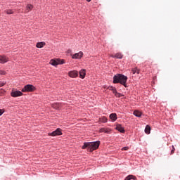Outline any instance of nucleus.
Returning <instances> with one entry per match:
<instances>
[{
    "mask_svg": "<svg viewBox=\"0 0 180 180\" xmlns=\"http://www.w3.org/2000/svg\"><path fill=\"white\" fill-rule=\"evenodd\" d=\"M11 95L13 98H18V96H23V93H22V91H13V90Z\"/></svg>",
    "mask_w": 180,
    "mask_h": 180,
    "instance_id": "5",
    "label": "nucleus"
},
{
    "mask_svg": "<svg viewBox=\"0 0 180 180\" xmlns=\"http://www.w3.org/2000/svg\"><path fill=\"white\" fill-rule=\"evenodd\" d=\"M5 74H6V72L4 70H0V75H5Z\"/></svg>",
    "mask_w": 180,
    "mask_h": 180,
    "instance_id": "24",
    "label": "nucleus"
},
{
    "mask_svg": "<svg viewBox=\"0 0 180 180\" xmlns=\"http://www.w3.org/2000/svg\"><path fill=\"white\" fill-rule=\"evenodd\" d=\"M134 116H136V117H141V112H140L139 110H135L134 112Z\"/></svg>",
    "mask_w": 180,
    "mask_h": 180,
    "instance_id": "20",
    "label": "nucleus"
},
{
    "mask_svg": "<svg viewBox=\"0 0 180 180\" xmlns=\"http://www.w3.org/2000/svg\"><path fill=\"white\" fill-rule=\"evenodd\" d=\"M61 134H63V132H61V129L58 128L56 131H53L52 133H51L49 136L54 137L56 136H61Z\"/></svg>",
    "mask_w": 180,
    "mask_h": 180,
    "instance_id": "7",
    "label": "nucleus"
},
{
    "mask_svg": "<svg viewBox=\"0 0 180 180\" xmlns=\"http://www.w3.org/2000/svg\"><path fill=\"white\" fill-rule=\"evenodd\" d=\"M82 56H84V53H82V51H79V53L72 55V58L75 60L82 58Z\"/></svg>",
    "mask_w": 180,
    "mask_h": 180,
    "instance_id": "8",
    "label": "nucleus"
},
{
    "mask_svg": "<svg viewBox=\"0 0 180 180\" xmlns=\"http://www.w3.org/2000/svg\"><path fill=\"white\" fill-rule=\"evenodd\" d=\"M6 13H7V15H12L13 13V11L11 9L6 10Z\"/></svg>",
    "mask_w": 180,
    "mask_h": 180,
    "instance_id": "21",
    "label": "nucleus"
},
{
    "mask_svg": "<svg viewBox=\"0 0 180 180\" xmlns=\"http://www.w3.org/2000/svg\"><path fill=\"white\" fill-rule=\"evenodd\" d=\"M133 74H140V70L137 68H134L131 70Z\"/></svg>",
    "mask_w": 180,
    "mask_h": 180,
    "instance_id": "19",
    "label": "nucleus"
},
{
    "mask_svg": "<svg viewBox=\"0 0 180 180\" xmlns=\"http://www.w3.org/2000/svg\"><path fill=\"white\" fill-rule=\"evenodd\" d=\"M122 151H127V150H129V147H124L122 148Z\"/></svg>",
    "mask_w": 180,
    "mask_h": 180,
    "instance_id": "26",
    "label": "nucleus"
},
{
    "mask_svg": "<svg viewBox=\"0 0 180 180\" xmlns=\"http://www.w3.org/2000/svg\"><path fill=\"white\" fill-rule=\"evenodd\" d=\"M65 62L63 59H52L50 60L49 64L53 65V67H57L60 64H64Z\"/></svg>",
    "mask_w": 180,
    "mask_h": 180,
    "instance_id": "3",
    "label": "nucleus"
},
{
    "mask_svg": "<svg viewBox=\"0 0 180 180\" xmlns=\"http://www.w3.org/2000/svg\"><path fill=\"white\" fill-rule=\"evenodd\" d=\"M112 93L114 94V95H115V94L117 93V91L116 90V88H114V89L112 90Z\"/></svg>",
    "mask_w": 180,
    "mask_h": 180,
    "instance_id": "30",
    "label": "nucleus"
},
{
    "mask_svg": "<svg viewBox=\"0 0 180 180\" xmlns=\"http://www.w3.org/2000/svg\"><path fill=\"white\" fill-rule=\"evenodd\" d=\"M85 75H86V70L82 69L79 71V76L80 77L84 79L85 78Z\"/></svg>",
    "mask_w": 180,
    "mask_h": 180,
    "instance_id": "11",
    "label": "nucleus"
},
{
    "mask_svg": "<svg viewBox=\"0 0 180 180\" xmlns=\"http://www.w3.org/2000/svg\"><path fill=\"white\" fill-rule=\"evenodd\" d=\"M102 122H103V123H106V122H108V119L106 117H103L102 119Z\"/></svg>",
    "mask_w": 180,
    "mask_h": 180,
    "instance_id": "25",
    "label": "nucleus"
},
{
    "mask_svg": "<svg viewBox=\"0 0 180 180\" xmlns=\"http://www.w3.org/2000/svg\"><path fill=\"white\" fill-rule=\"evenodd\" d=\"M86 1H87V2H91V0H86Z\"/></svg>",
    "mask_w": 180,
    "mask_h": 180,
    "instance_id": "33",
    "label": "nucleus"
},
{
    "mask_svg": "<svg viewBox=\"0 0 180 180\" xmlns=\"http://www.w3.org/2000/svg\"><path fill=\"white\" fill-rule=\"evenodd\" d=\"M112 58H119L120 60L123 58V54L122 53H117L115 55H111Z\"/></svg>",
    "mask_w": 180,
    "mask_h": 180,
    "instance_id": "10",
    "label": "nucleus"
},
{
    "mask_svg": "<svg viewBox=\"0 0 180 180\" xmlns=\"http://www.w3.org/2000/svg\"><path fill=\"white\" fill-rule=\"evenodd\" d=\"M32 9H33V5L27 4L26 6V10H25L26 13H27L28 12H30V11H32Z\"/></svg>",
    "mask_w": 180,
    "mask_h": 180,
    "instance_id": "16",
    "label": "nucleus"
},
{
    "mask_svg": "<svg viewBox=\"0 0 180 180\" xmlns=\"http://www.w3.org/2000/svg\"><path fill=\"white\" fill-rule=\"evenodd\" d=\"M124 180H130V176H127L124 179Z\"/></svg>",
    "mask_w": 180,
    "mask_h": 180,
    "instance_id": "31",
    "label": "nucleus"
},
{
    "mask_svg": "<svg viewBox=\"0 0 180 180\" xmlns=\"http://www.w3.org/2000/svg\"><path fill=\"white\" fill-rule=\"evenodd\" d=\"M110 119H111L112 122H116V120H117V115L116 113H112L110 115Z\"/></svg>",
    "mask_w": 180,
    "mask_h": 180,
    "instance_id": "12",
    "label": "nucleus"
},
{
    "mask_svg": "<svg viewBox=\"0 0 180 180\" xmlns=\"http://www.w3.org/2000/svg\"><path fill=\"white\" fill-rule=\"evenodd\" d=\"M9 61V58L5 55H0V64H5Z\"/></svg>",
    "mask_w": 180,
    "mask_h": 180,
    "instance_id": "6",
    "label": "nucleus"
},
{
    "mask_svg": "<svg viewBox=\"0 0 180 180\" xmlns=\"http://www.w3.org/2000/svg\"><path fill=\"white\" fill-rule=\"evenodd\" d=\"M100 133H110V129L109 128H101L100 129Z\"/></svg>",
    "mask_w": 180,
    "mask_h": 180,
    "instance_id": "15",
    "label": "nucleus"
},
{
    "mask_svg": "<svg viewBox=\"0 0 180 180\" xmlns=\"http://www.w3.org/2000/svg\"><path fill=\"white\" fill-rule=\"evenodd\" d=\"M116 129L118 130L120 133H124V129L122 127L121 124H117L116 126Z\"/></svg>",
    "mask_w": 180,
    "mask_h": 180,
    "instance_id": "14",
    "label": "nucleus"
},
{
    "mask_svg": "<svg viewBox=\"0 0 180 180\" xmlns=\"http://www.w3.org/2000/svg\"><path fill=\"white\" fill-rule=\"evenodd\" d=\"M5 85V83H0V87L4 86Z\"/></svg>",
    "mask_w": 180,
    "mask_h": 180,
    "instance_id": "32",
    "label": "nucleus"
},
{
    "mask_svg": "<svg viewBox=\"0 0 180 180\" xmlns=\"http://www.w3.org/2000/svg\"><path fill=\"white\" fill-rule=\"evenodd\" d=\"M36 88L32 84H27L22 89V92H33Z\"/></svg>",
    "mask_w": 180,
    "mask_h": 180,
    "instance_id": "4",
    "label": "nucleus"
},
{
    "mask_svg": "<svg viewBox=\"0 0 180 180\" xmlns=\"http://www.w3.org/2000/svg\"><path fill=\"white\" fill-rule=\"evenodd\" d=\"M109 91H113L115 89V87L113 86H109L108 87Z\"/></svg>",
    "mask_w": 180,
    "mask_h": 180,
    "instance_id": "29",
    "label": "nucleus"
},
{
    "mask_svg": "<svg viewBox=\"0 0 180 180\" xmlns=\"http://www.w3.org/2000/svg\"><path fill=\"white\" fill-rule=\"evenodd\" d=\"M52 108H53V109H59L60 108H61V104L60 103H53L52 104Z\"/></svg>",
    "mask_w": 180,
    "mask_h": 180,
    "instance_id": "18",
    "label": "nucleus"
},
{
    "mask_svg": "<svg viewBox=\"0 0 180 180\" xmlns=\"http://www.w3.org/2000/svg\"><path fill=\"white\" fill-rule=\"evenodd\" d=\"M130 179H136V176L133 175H129Z\"/></svg>",
    "mask_w": 180,
    "mask_h": 180,
    "instance_id": "27",
    "label": "nucleus"
},
{
    "mask_svg": "<svg viewBox=\"0 0 180 180\" xmlns=\"http://www.w3.org/2000/svg\"><path fill=\"white\" fill-rule=\"evenodd\" d=\"M172 150H171V155H172V154H174V153H175V147L174 146H172Z\"/></svg>",
    "mask_w": 180,
    "mask_h": 180,
    "instance_id": "23",
    "label": "nucleus"
},
{
    "mask_svg": "<svg viewBox=\"0 0 180 180\" xmlns=\"http://www.w3.org/2000/svg\"><path fill=\"white\" fill-rule=\"evenodd\" d=\"M126 82H127V77L123 75L117 74L113 77V84H121V85L127 88Z\"/></svg>",
    "mask_w": 180,
    "mask_h": 180,
    "instance_id": "2",
    "label": "nucleus"
},
{
    "mask_svg": "<svg viewBox=\"0 0 180 180\" xmlns=\"http://www.w3.org/2000/svg\"><path fill=\"white\" fill-rule=\"evenodd\" d=\"M100 144V141L85 142L84 143V146H82V149L85 150V148H86L87 151H90V153H92V151H94V150H98V148H99Z\"/></svg>",
    "mask_w": 180,
    "mask_h": 180,
    "instance_id": "1",
    "label": "nucleus"
},
{
    "mask_svg": "<svg viewBox=\"0 0 180 180\" xmlns=\"http://www.w3.org/2000/svg\"><path fill=\"white\" fill-rule=\"evenodd\" d=\"M115 96H116V98H122V96H123V95L122 94H120V93L117 92L115 94Z\"/></svg>",
    "mask_w": 180,
    "mask_h": 180,
    "instance_id": "22",
    "label": "nucleus"
},
{
    "mask_svg": "<svg viewBox=\"0 0 180 180\" xmlns=\"http://www.w3.org/2000/svg\"><path fill=\"white\" fill-rule=\"evenodd\" d=\"M44 46H46V42L42 41L37 43L36 47H37V49H42Z\"/></svg>",
    "mask_w": 180,
    "mask_h": 180,
    "instance_id": "13",
    "label": "nucleus"
},
{
    "mask_svg": "<svg viewBox=\"0 0 180 180\" xmlns=\"http://www.w3.org/2000/svg\"><path fill=\"white\" fill-rule=\"evenodd\" d=\"M150 131H151V127H150L149 125H146V127L145 128V133L146 134H150Z\"/></svg>",
    "mask_w": 180,
    "mask_h": 180,
    "instance_id": "17",
    "label": "nucleus"
},
{
    "mask_svg": "<svg viewBox=\"0 0 180 180\" xmlns=\"http://www.w3.org/2000/svg\"><path fill=\"white\" fill-rule=\"evenodd\" d=\"M5 111L4 110H2V109H0V116H2V115H4V112Z\"/></svg>",
    "mask_w": 180,
    "mask_h": 180,
    "instance_id": "28",
    "label": "nucleus"
},
{
    "mask_svg": "<svg viewBox=\"0 0 180 180\" xmlns=\"http://www.w3.org/2000/svg\"><path fill=\"white\" fill-rule=\"evenodd\" d=\"M69 77L71 78H77L78 77V71L77 70H72L68 72Z\"/></svg>",
    "mask_w": 180,
    "mask_h": 180,
    "instance_id": "9",
    "label": "nucleus"
}]
</instances>
